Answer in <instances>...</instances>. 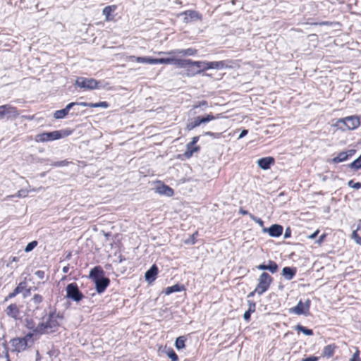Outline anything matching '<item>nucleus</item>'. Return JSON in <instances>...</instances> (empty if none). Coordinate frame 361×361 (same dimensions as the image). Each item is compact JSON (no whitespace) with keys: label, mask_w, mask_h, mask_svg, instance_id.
Returning <instances> with one entry per match:
<instances>
[{"label":"nucleus","mask_w":361,"mask_h":361,"mask_svg":"<svg viewBox=\"0 0 361 361\" xmlns=\"http://www.w3.org/2000/svg\"><path fill=\"white\" fill-rule=\"evenodd\" d=\"M62 316L56 312H52L47 317L42 319L37 327L34 329V332L37 334L50 333L55 331L62 321Z\"/></svg>","instance_id":"nucleus-1"},{"label":"nucleus","mask_w":361,"mask_h":361,"mask_svg":"<svg viewBox=\"0 0 361 361\" xmlns=\"http://www.w3.org/2000/svg\"><path fill=\"white\" fill-rule=\"evenodd\" d=\"M102 274L103 271L99 267L93 268L90 273V276L94 279L96 290L99 293H103L110 282L108 278L100 276Z\"/></svg>","instance_id":"nucleus-2"},{"label":"nucleus","mask_w":361,"mask_h":361,"mask_svg":"<svg viewBox=\"0 0 361 361\" xmlns=\"http://www.w3.org/2000/svg\"><path fill=\"white\" fill-rule=\"evenodd\" d=\"M36 335L37 334L34 331L33 333H29L23 338H16L12 339L11 341V344L14 350L17 352L23 351L27 346L31 345L33 343L32 337Z\"/></svg>","instance_id":"nucleus-3"},{"label":"nucleus","mask_w":361,"mask_h":361,"mask_svg":"<svg viewBox=\"0 0 361 361\" xmlns=\"http://www.w3.org/2000/svg\"><path fill=\"white\" fill-rule=\"evenodd\" d=\"M75 85L85 90H97L101 87L100 82L94 78L78 77L75 80Z\"/></svg>","instance_id":"nucleus-4"},{"label":"nucleus","mask_w":361,"mask_h":361,"mask_svg":"<svg viewBox=\"0 0 361 361\" xmlns=\"http://www.w3.org/2000/svg\"><path fill=\"white\" fill-rule=\"evenodd\" d=\"M360 124V119L357 116H351L341 118L337 121V126L342 130H354Z\"/></svg>","instance_id":"nucleus-5"},{"label":"nucleus","mask_w":361,"mask_h":361,"mask_svg":"<svg viewBox=\"0 0 361 361\" xmlns=\"http://www.w3.org/2000/svg\"><path fill=\"white\" fill-rule=\"evenodd\" d=\"M271 281V276L269 274L263 272L259 276L258 283L254 292L259 295H262L268 290Z\"/></svg>","instance_id":"nucleus-6"},{"label":"nucleus","mask_w":361,"mask_h":361,"mask_svg":"<svg viewBox=\"0 0 361 361\" xmlns=\"http://www.w3.org/2000/svg\"><path fill=\"white\" fill-rule=\"evenodd\" d=\"M61 131L54 130L52 132L43 133L37 134L35 137V140L37 142H44L48 141H53L61 139L62 137Z\"/></svg>","instance_id":"nucleus-7"},{"label":"nucleus","mask_w":361,"mask_h":361,"mask_svg":"<svg viewBox=\"0 0 361 361\" xmlns=\"http://www.w3.org/2000/svg\"><path fill=\"white\" fill-rule=\"evenodd\" d=\"M66 298L72 299L75 302L80 301L82 298V293L79 290L75 283H70L66 287Z\"/></svg>","instance_id":"nucleus-8"},{"label":"nucleus","mask_w":361,"mask_h":361,"mask_svg":"<svg viewBox=\"0 0 361 361\" xmlns=\"http://www.w3.org/2000/svg\"><path fill=\"white\" fill-rule=\"evenodd\" d=\"M19 115L17 109L10 104L0 106V119L16 118Z\"/></svg>","instance_id":"nucleus-9"},{"label":"nucleus","mask_w":361,"mask_h":361,"mask_svg":"<svg viewBox=\"0 0 361 361\" xmlns=\"http://www.w3.org/2000/svg\"><path fill=\"white\" fill-rule=\"evenodd\" d=\"M310 302V300L308 299L304 303L302 302V300H300L295 307L289 309V312L295 314L297 315H307L309 314Z\"/></svg>","instance_id":"nucleus-10"},{"label":"nucleus","mask_w":361,"mask_h":361,"mask_svg":"<svg viewBox=\"0 0 361 361\" xmlns=\"http://www.w3.org/2000/svg\"><path fill=\"white\" fill-rule=\"evenodd\" d=\"M6 314L13 318L15 320L19 319L20 318V312L18 306L16 304H11L9 305L5 310Z\"/></svg>","instance_id":"nucleus-11"},{"label":"nucleus","mask_w":361,"mask_h":361,"mask_svg":"<svg viewBox=\"0 0 361 361\" xmlns=\"http://www.w3.org/2000/svg\"><path fill=\"white\" fill-rule=\"evenodd\" d=\"M184 16L183 21L185 23H189L192 20H202V15L198 12L192 10L185 11L180 14Z\"/></svg>","instance_id":"nucleus-12"},{"label":"nucleus","mask_w":361,"mask_h":361,"mask_svg":"<svg viewBox=\"0 0 361 361\" xmlns=\"http://www.w3.org/2000/svg\"><path fill=\"white\" fill-rule=\"evenodd\" d=\"M283 231V228L282 226L279 224H274L268 228H264V232H267L269 235L271 237H279L280 236Z\"/></svg>","instance_id":"nucleus-13"},{"label":"nucleus","mask_w":361,"mask_h":361,"mask_svg":"<svg viewBox=\"0 0 361 361\" xmlns=\"http://www.w3.org/2000/svg\"><path fill=\"white\" fill-rule=\"evenodd\" d=\"M274 159L271 157L261 158L257 161V165L263 170H267L271 165L274 164Z\"/></svg>","instance_id":"nucleus-14"},{"label":"nucleus","mask_w":361,"mask_h":361,"mask_svg":"<svg viewBox=\"0 0 361 361\" xmlns=\"http://www.w3.org/2000/svg\"><path fill=\"white\" fill-rule=\"evenodd\" d=\"M355 152V149H350L347 152H342L332 159L334 163H339L345 161L349 157H352Z\"/></svg>","instance_id":"nucleus-15"},{"label":"nucleus","mask_w":361,"mask_h":361,"mask_svg":"<svg viewBox=\"0 0 361 361\" xmlns=\"http://www.w3.org/2000/svg\"><path fill=\"white\" fill-rule=\"evenodd\" d=\"M157 274L158 268L155 264H154L149 270L146 271L145 274L146 281H147L149 283L154 281L156 279Z\"/></svg>","instance_id":"nucleus-16"},{"label":"nucleus","mask_w":361,"mask_h":361,"mask_svg":"<svg viewBox=\"0 0 361 361\" xmlns=\"http://www.w3.org/2000/svg\"><path fill=\"white\" fill-rule=\"evenodd\" d=\"M128 61H136L140 63H149L153 64V59L147 56H128L127 57Z\"/></svg>","instance_id":"nucleus-17"},{"label":"nucleus","mask_w":361,"mask_h":361,"mask_svg":"<svg viewBox=\"0 0 361 361\" xmlns=\"http://www.w3.org/2000/svg\"><path fill=\"white\" fill-rule=\"evenodd\" d=\"M76 103H70L68 104L65 109L61 110L56 111L54 116L56 119H61L64 118L66 115H68L69 110L75 105Z\"/></svg>","instance_id":"nucleus-18"},{"label":"nucleus","mask_w":361,"mask_h":361,"mask_svg":"<svg viewBox=\"0 0 361 361\" xmlns=\"http://www.w3.org/2000/svg\"><path fill=\"white\" fill-rule=\"evenodd\" d=\"M259 270H269L272 274L276 273L278 270V265L276 262L269 260L268 264H259L257 267Z\"/></svg>","instance_id":"nucleus-19"},{"label":"nucleus","mask_w":361,"mask_h":361,"mask_svg":"<svg viewBox=\"0 0 361 361\" xmlns=\"http://www.w3.org/2000/svg\"><path fill=\"white\" fill-rule=\"evenodd\" d=\"M156 190L159 194L164 195L168 197H171L173 195V190L170 187L165 185L157 187Z\"/></svg>","instance_id":"nucleus-20"},{"label":"nucleus","mask_w":361,"mask_h":361,"mask_svg":"<svg viewBox=\"0 0 361 361\" xmlns=\"http://www.w3.org/2000/svg\"><path fill=\"white\" fill-rule=\"evenodd\" d=\"M116 8V6H108L104 8L102 13L105 16V20L106 21H111L114 19V16H111V13H113Z\"/></svg>","instance_id":"nucleus-21"},{"label":"nucleus","mask_w":361,"mask_h":361,"mask_svg":"<svg viewBox=\"0 0 361 361\" xmlns=\"http://www.w3.org/2000/svg\"><path fill=\"white\" fill-rule=\"evenodd\" d=\"M336 346L334 344L326 345L322 350V356L329 358L334 354Z\"/></svg>","instance_id":"nucleus-22"},{"label":"nucleus","mask_w":361,"mask_h":361,"mask_svg":"<svg viewBox=\"0 0 361 361\" xmlns=\"http://www.w3.org/2000/svg\"><path fill=\"white\" fill-rule=\"evenodd\" d=\"M171 57L169 58H161V59H153V64H174L175 62V55H170Z\"/></svg>","instance_id":"nucleus-23"},{"label":"nucleus","mask_w":361,"mask_h":361,"mask_svg":"<svg viewBox=\"0 0 361 361\" xmlns=\"http://www.w3.org/2000/svg\"><path fill=\"white\" fill-rule=\"evenodd\" d=\"M191 66H195L198 70L195 72L196 74H199L205 70H208L207 61H192Z\"/></svg>","instance_id":"nucleus-24"},{"label":"nucleus","mask_w":361,"mask_h":361,"mask_svg":"<svg viewBox=\"0 0 361 361\" xmlns=\"http://www.w3.org/2000/svg\"><path fill=\"white\" fill-rule=\"evenodd\" d=\"M295 274V269H292L290 267H284L282 270V275L287 280H290L293 278Z\"/></svg>","instance_id":"nucleus-25"},{"label":"nucleus","mask_w":361,"mask_h":361,"mask_svg":"<svg viewBox=\"0 0 361 361\" xmlns=\"http://www.w3.org/2000/svg\"><path fill=\"white\" fill-rule=\"evenodd\" d=\"M192 64V60L190 59H182L180 58H178V56L175 57V62L174 65H176L181 68H185L187 66H190Z\"/></svg>","instance_id":"nucleus-26"},{"label":"nucleus","mask_w":361,"mask_h":361,"mask_svg":"<svg viewBox=\"0 0 361 361\" xmlns=\"http://www.w3.org/2000/svg\"><path fill=\"white\" fill-rule=\"evenodd\" d=\"M184 290V287L183 286H180V285L178 284H175L172 286H169V287H167L165 290H164V293L166 295H170L172 293H175V292H180V291H182Z\"/></svg>","instance_id":"nucleus-27"},{"label":"nucleus","mask_w":361,"mask_h":361,"mask_svg":"<svg viewBox=\"0 0 361 361\" xmlns=\"http://www.w3.org/2000/svg\"><path fill=\"white\" fill-rule=\"evenodd\" d=\"M159 54H164V55H175L176 56H187L186 55V49H176V50H171L170 51L167 52H163L160 51L158 53Z\"/></svg>","instance_id":"nucleus-28"},{"label":"nucleus","mask_w":361,"mask_h":361,"mask_svg":"<svg viewBox=\"0 0 361 361\" xmlns=\"http://www.w3.org/2000/svg\"><path fill=\"white\" fill-rule=\"evenodd\" d=\"M224 61H207L208 69L220 70L224 68Z\"/></svg>","instance_id":"nucleus-29"},{"label":"nucleus","mask_w":361,"mask_h":361,"mask_svg":"<svg viewBox=\"0 0 361 361\" xmlns=\"http://www.w3.org/2000/svg\"><path fill=\"white\" fill-rule=\"evenodd\" d=\"M361 230L360 224L357 225V229L354 231L351 235V238L355 240L356 243L361 245V237L358 235V231Z\"/></svg>","instance_id":"nucleus-30"},{"label":"nucleus","mask_w":361,"mask_h":361,"mask_svg":"<svg viewBox=\"0 0 361 361\" xmlns=\"http://www.w3.org/2000/svg\"><path fill=\"white\" fill-rule=\"evenodd\" d=\"M185 339L183 336H179L176 338L175 342V346L178 350L183 349L185 347Z\"/></svg>","instance_id":"nucleus-31"},{"label":"nucleus","mask_w":361,"mask_h":361,"mask_svg":"<svg viewBox=\"0 0 361 361\" xmlns=\"http://www.w3.org/2000/svg\"><path fill=\"white\" fill-rule=\"evenodd\" d=\"M201 124L200 121V116L196 117L193 121L190 122L187 124V129L188 130H191L193 128H196L197 126H199Z\"/></svg>","instance_id":"nucleus-32"},{"label":"nucleus","mask_w":361,"mask_h":361,"mask_svg":"<svg viewBox=\"0 0 361 361\" xmlns=\"http://www.w3.org/2000/svg\"><path fill=\"white\" fill-rule=\"evenodd\" d=\"M295 329L299 331H301L304 334L307 335V336H312L313 335V331L312 329H307L305 327H304L302 325H297L295 326Z\"/></svg>","instance_id":"nucleus-33"},{"label":"nucleus","mask_w":361,"mask_h":361,"mask_svg":"<svg viewBox=\"0 0 361 361\" xmlns=\"http://www.w3.org/2000/svg\"><path fill=\"white\" fill-rule=\"evenodd\" d=\"M350 167L354 170L361 169V155L350 164Z\"/></svg>","instance_id":"nucleus-34"},{"label":"nucleus","mask_w":361,"mask_h":361,"mask_svg":"<svg viewBox=\"0 0 361 361\" xmlns=\"http://www.w3.org/2000/svg\"><path fill=\"white\" fill-rule=\"evenodd\" d=\"M28 195V190H20L16 195H10L7 196L6 198L8 199L13 197H25Z\"/></svg>","instance_id":"nucleus-35"},{"label":"nucleus","mask_w":361,"mask_h":361,"mask_svg":"<svg viewBox=\"0 0 361 361\" xmlns=\"http://www.w3.org/2000/svg\"><path fill=\"white\" fill-rule=\"evenodd\" d=\"M166 353L167 356L171 360V361H178V355L176 354L173 349L169 348V350H167Z\"/></svg>","instance_id":"nucleus-36"},{"label":"nucleus","mask_w":361,"mask_h":361,"mask_svg":"<svg viewBox=\"0 0 361 361\" xmlns=\"http://www.w3.org/2000/svg\"><path fill=\"white\" fill-rule=\"evenodd\" d=\"M42 300L43 298L42 295L39 294H35L31 300L35 305H37L36 307L37 308V305L42 302Z\"/></svg>","instance_id":"nucleus-37"},{"label":"nucleus","mask_w":361,"mask_h":361,"mask_svg":"<svg viewBox=\"0 0 361 361\" xmlns=\"http://www.w3.org/2000/svg\"><path fill=\"white\" fill-rule=\"evenodd\" d=\"M37 245V241H35V240L32 241L26 245V247L25 248V251L26 252H29L32 251Z\"/></svg>","instance_id":"nucleus-38"},{"label":"nucleus","mask_w":361,"mask_h":361,"mask_svg":"<svg viewBox=\"0 0 361 361\" xmlns=\"http://www.w3.org/2000/svg\"><path fill=\"white\" fill-rule=\"evenodd\" d=\"M108 104L106 102H100L98 103H92V104L90 105V107L92 108H97V107H102V108H107Z\"/></svg>","instance_id":"nucleus-39"},{"label":"nucleus","mask_w":361,"mask_h":361,"mask_svg":"<svg viewBox=\"0 0 361 361\" xmlns=\"http://www.w3.org/2000/svg\"><path fill=\"white\" fill-rule=\"evenodd\" d=\"M68 161L66 160L61 161H56L51 164V165L53 166L59 167V166H67L68 164Z\"/></svg>","instance_id":"nucleus-40"},{"label":"nucleus","mask_w":361,"mask_h":361,"mask_svg":"<svg viewBox=\"0 0 361 361\" xmlns=\"http://www.w3.org/2000/svg\"><path fill=\"white\" fill-rule=\"evenodd\" d=\"M348 185L356 190H358L361 188V183L360 182L354 183L353 180H350L348 182Z\"/></svg>","instance_id":"nucleus-41"},{"label":"nucleus","mask_w":361,"mask_h":361,"mask_svg":"<svg viewBox=\"0 0 361 361\" xmlns=\"http://www.w3.org/2000/svg\"><path fill=\"white\" fill-rule=\"evenodd\" d=\"M350 361H361L359 355V350L357 348H356V350L353 355L352 357L350 359Z\"/></svg>","instance_id":"nucleus-42"},{"label":"nucleus","mask_w":361,"mask_h":361,"mask_svg":"<svg viewBox=\"0 0 361 361\" xmlns=\"http://www.w3.org/2000/svg\"><path fill=\"white\" fill-rule=\"evenodd\" d=\"M197 51L192 48L186 49V55L187 56H194L197 54Z\"/></svg>","instance_id":"nucleus-43"},{"label":"nucleus","mask_w":361,"mask_h":361,"mask_svg":"<svg viewBox=\"0 0 361 361\" xmlns=\"http://www.w3.org/2000/svg\"><path fill=\"white\" fill-rule=\"evenodd\" d=\"M27 287V283L25 281L20 282L16 288H18L21 291L24 290Z\"/></svg>","instance_id":"nucleus-44"},{"label":"nucleus","mask_w":361,"mask_h":361,"mask_svg":"<svg viewBox=\"0 0 361 361\" xmlns=\"http://www.w3.org/2000/svg\"><path fill=\"white\" fill-rule=\"evenodd\" d=\"M35 274L39 279H43L44 278V271L38 270L35 273Z\"/></svg>","instance_id":"nucleus-45"},{"label":"nucleus","mask_w":361,"mask_h":361,"mask_svg":"<svg viewBox=\"0 0 361 361\" xmlns=\"http://www.w3.org/2000/svg\"><path fill=\"white\" fill-rule=\"evenodd\" d=\"M250 216L252 219H253L256 223H257L258 224H259L260 226H263V221L261 219H259V218H257L255 216H254L252 214H250Z\"/></svg>","instance_id":"nucleus-46"},{"label":"nucleus","mask_w":361,"mask_h":361,"mask_svg":"<svg viewBox=\"0 0 361 361\" xmlns=\"http://www.w3.org/2000/svg\"><path fill=\"white\" fill-rule=\"evenodd\" d=\"M197 141H198V137H194L192 138V140L188 145V148L190 149V147H192V145L196 144Z\"/></svg>","instance_id":"nucleus-47"},{"label":"nucleus","mask_w":361,"mask_h":361,"mask_svg":"<svg viewBox=\"0 0 361 361\" xmlns=\"http://www.w3.org/2000/svg\"><path fill=\"white\" fill-rule=\"evenodd\" d=\"M326 238V234H323L317 240H316V243L318 244V245H320L323 243V241Z\"/></svg>","instance_id":"nucleus-48"},{"label":"nucleus","mask_w":361,"mask_h":361,"mask_svg":"<svg viewBox=\"0 0 361 361\" xmlns=\"http://www.w3.org/2000/svg\"><path fill=\"white\" fill-rule=\"evenodd\" d=\"M318 357L315 356H311L307 358L303 359L302 361H317Z\"/></svg>","instance_id":"nucleus-49"},{"label":"nucleus","mask_w":361,"mask_h":361,"mask_svg":"<svg viewBox=\"0 0 361 361\" xmlns=\"http://www.w3.org/2000/svg\"><path fill=\"white\" fill-rule=\"evenodd\" d=\"M75 106H89L92 104V103H86V102H75Z\"/></svg>","instance_id":"nucleus-50"},{"label":"nucleus","mask_w":361,"mask_h":361,"mask_svg":"<svg viewBox=\"0 0 361 361\" xmlns=\"http://www.w3.org/2000/svg\"><path fill=\"white\" fill-rule=\"evenodd\" d=\"M16 296V294L13 291L12 293H9L6 298H5V301H7L14 297Z\"/></svg>","instance_id":"nucleus-51"},{"label":"nucleus","mask_w":361,"mask_h":361,"mask_svg":"<svg viewBox=\"0 0 361 361\" xmlns=\"http://www.w3.org/2000/svg\"><path fill=\"white\" fill-rule=\"evenodd\" d=\"M319 233V230H317L315 232H314L312 234L310 235L307 236V238L309 239H314L316 238V236L318 235V233Z\"/></svg>","instance_id":"nucleus-52"},{"label":"nucleus","mask_w":361,"mask_h":361,"mask_svg":"<svg viewBox=\"0 0 361 361\" xmlns=\"http://www.w3.org/2000/svg\"><path fill=\"white\" fill-rule=\"evenodd\" d=\"M250 311H246L245 313H244V315H243V318L246 321H248L250 318Z\"/></svg>","instance_id":"nucleus-53"},{"label":"nucleus","mask_w":361,"mask_h":361,"mask_svg":"<svg viewBox=\"0 0 361 361\" xmlns=\"http://www.w3.org/2000/svg\"><path fill=\"white\" fill-rule=\"evenodd\" d=\"M247 133H248L247 130H245V129L243 130L238 136V139H241L243 137H245L247 134Z\"/></svg>","instance_id":"nucleus-54"},{"label":"nucleus","mask_w":361,"mask_h":361,"mask_svg":"<svg viewBox=\"0 0 361 361\" xmlns=\"http://www.w3.org/2000/svg\"><path fill=\"white\" fill-rule=\"evenodd\" d=\"M200 121L201 123H207V122H209L207 118V116L206 117H200Z\"/></svg>","instance_id":"nucleus-55"},{"label":"nucleus","mask_w":361,"mask_h":361,"mask_svg":"<svg viewBox=\"0 0 361 361\" xmlns=\"http://www.w3.org/2000/svg\"><path fill=\"white\" fill-rule=\"evenodd\" d=\"M255 305L254 303L252 305L250 304V308L247 311H250V312L251 313L252 312L255 311Z\"/></svg>","instance_id":"nucleus-56"},{"label":"nucleus","mask_w":361,"mask_h":361,"mask_svg":"<svg viewBox=\"0 0 361 361\" xmlns=\"http://www.w3.org/2000/svg\"><path fill=\"white\" fill-rule=\"evenodd\" d=\"M207 118L208 121H210L214 120L215 118L212 114H209L207 116Z\"/></svg>","instance_id":"nucleus-57"},{"label":"nucleus","mask_w":361,"mask_h":361,"mask_svg":"<svg viewBox=\"0 0 361 361\" xmlns=\"http://www.w3.org/2000/svg\"><path fill=\"white\" fill-rule=\"evenodd\" d=\"M290 235V231L289 230V228L286 229V232H285V234H284V237L286 238L288 237H289Z\"/></svg>","instance_id":"nucleus-58"},{"label":"nucleus","mask_w":361,"mask_h":361,"mask_svg":"<svg viewBox=\"0 0 361 361\" xmlns=\"http://www.w3.org/2000/svg\"><path fill=\"white\" fill-rule=\"evenodd\" d=\"M68 270H69V267H68V266H65V267L63 268V269H62V271H63V273H67V272L68 271Z\"/></svg>","instance_id":"nucleus-59"},{"label":"nucleus","mask_w":361,"mask_h":361,"mask_svg":"<svg viewBox=\"0 0 361 361\" xmlns=\"http://www.w3.org/2000/svg\"><path fill=\"white\" fill-rule=\"evenodd\" d=\"M13 292L16 294V295L18 294H19L20 293H21L22 291L20 290H19L18 288H16L14 290H13Z\"/></svg>","instance_id":"nucleus-60"},{"label":"nucleus","mask_w":361,"mask_h":361,"mask_svg":"<svg viewBox=\"0 0 361 361\" xmlns=\"http://www.w3.org/2000/svg\"><path fill=\"white\" fill-rule=\"evenodd\" d=\"M240 213L243 214V215H246V214H248V212L245 210H243V209H240Z\"/></svg>","instance_id":"nucleus-61"},{"label":"nucleus","mask_w":361,"mask_h":361,"mask_svg":"<svg viewBox=\"0 0 361 361\" xmlns=\"http://www.w3.org/2000/svg\"><path fill=\"white\" fill-rule=\"evenodd\" d=\"M18 260V258H17V257H13L12 258V262H17Z\"/></svg>","instance_id":"nucleus-62"},{"label":"nucleus","mask_w":361,"mask_h":361,"mask_svg":"<svg viewBox=\"0 0 361 361\" xmlns=\"http://www.w3.org/2000/svg\"><path fill=\"white\" fill-rule=\"evenodd\" d=\"M201 105H207V102L204 101L202 102Z\"/></svg>","instance_id":"nucleus-63"},{"label":"nucleus","mask_w":361,"mask_h":361,"mask_svg":"<svg viewBox=\"0 0 361 361\" xmlns=\"http://www.w3.org/2000/svg\"><path fill=\"white\" fill-rule=\"evenodd\" d=\"M32 190L35 191V192H37V191H38V189L33 188Z\"/></svg>","instance_id":"nucleus-64"}]
</instances>
